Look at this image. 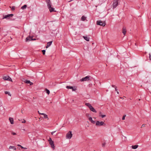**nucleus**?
Instances as JSON below:
<instances>
[{"instance_id": "obj_45", "label": "nucleus", "mask_w": 151, "mask_h": 151, "mask_svg": "<svg viewBox=\"0 0 151 151\" xmlns=\"http://www.w3.org/2000/svg\"><path fill=\"white\" fill-rule=\"evenodd\" d=\"M41 118H39V121H41Z\"/></svg>"}, {"instance_id": "obj_14", "label": "nucleus", "mask_w": 151, "mask_h": 151, "mask_svg": "<svg viewBox=\"0 0 151 151\" xmlns=\"http://www.w3.org/2000/svg\"><path fill=\"white\" fill-rule=\"evenodd\" d=\"M24 83H26L30 84V85H32L33 84V83L29 81L26 80V81H24Z\"/></svg>"}, {"instance_id": "obj_22", "label": "nucleus", "mask_w": 151, "mask_h": 151, "mask_svg": "<svg viewBox=\"0 0 151 151\" xmlns=\"http://www.w3.org/2000/svg\"><path fill=\"white\" fill-rule=\"evenodd\" d=\"M9 149H13L14 150H16V147L14 146H10L9 147Z\"/></svg>"}, {"instance_id": "obj_31", "label": "nucleus", "mask_w": 151, "mask_h": 151, "mask_svg": "<svg viewBox=\"0 0 151 151\" xmlns=\"http://www.w3.org/2000/svg\"><path fill=\"white\" fill-rule=\"evenodd\" d=\"M100 116H101L102 118H104L106 116L105 115H99Z\"/></svg>"}, {"instance_id": "obj_18", "label": "nucleus", "mask_w": 151, "mask_h": 151, "mask_svg": "<svg viewBox=\"0 0 151 151\" xmlns=\"http://www.w3.org/2000/svg\"><path fill=\"white\" fill-rule=\"evenodd\" d=\"M48 8L49 9L50 11V12H54V11L55 12V11H54V8L53 7H51V6H50V8Z\"/></svg>"}, {"instance_id": "obj_26", "label": "nucleus", "mask_w": 151, "mask_h": 151, "mask_svg": "<svg viewBox=\"0 0 151 151\" xmlns=\"http://www.w3.org/2000/svg\"><path fill=\"white\" fill-rule=\"evenodd\" d=\"M47 139H48V142H53L52 140L49 137H47Z\"/></svg>"}, {"instance_id": "obj_40", "label": "nucleus", "mask_w": 151, "mask_h": 151, "mask_svg": "<svg viewBox=\"0 0 151 151\" xmlns=\"http://www.w3.org/2000/svg\"><path fill=\"white\" fill-rule=\"evenodd\" d=\"M25 122H26V121L24 119L23 121L22 122V123H25Z\"/></svg>"}, {"instance_id": "obj_48", "label": "nucleus", "mask_w": 151, "mask_h": 151, "mask_svg": "<svg viewBox=\"0 0 151 151\" xmlns=\"http://www.w3.org/2000/svg\"><path fill=\"white\" fill-rule=\"evenodd\" d=\"M116 92H117V94H119V92L118 91H116Z\"/></svg>"}, {"instance_id": "obj_36", "label": "nucleus", "mask_w": 151, "mask_h": 151, "mask_svg": "<svg viewBox=\"0 0 151 151\" xmlns=\"http://www.w3.org/2000/svg\"><path fill=\"white\" fill-rule=\"evenodd\" d=\"M149 59L150 60H151V55L150 54H149Z\"/></svg>"}, {"instance_id": "obj_21", "label": "nucleus", "mask_w": 151, "mask_h": 151, "mask_svg": "<svg viewBox=\"0 0 151 151\" xmlns=\"http://www.w3.org/2000/svg\"><path fill=\"white\" fill-rule=\"evenodd\" d=\"M138 146V145H132V149H135L137 148Z\"/></svg>"}, {"instance_id": "obj_17", "label": "nucleus", "mask_w": 151, "mask_h": 151, "mask_svg": "<svg viewBox=\"0 0 151 151\" xmlns=\"http://www.w3.org/2000/svg\"><path fill=\"white\" fill-rule=\"evenodd\" d=\"M9 120L11 124H14V120L13 118L9 117Z\"/></svg>"}, {"instance_id": "obj_5", "label": "nucleus", "mask_w": 151, "mask_h": 151, "mask_svg": "<svg viewBox=\"0 0 151 151\" xmlns=\"http://www.w3.org/2000/svg\"><path fill=\"white\" fill-rule=\"evenodd\" d=\"M73 134L71 131H69L66 134V137L67 139H70L72 136Z\"/></svg>"}, {"instance_id": "obj_46", "label": "nucleus", "mask_w": 151, "mask_h": 151, "mask_svg": "<svg viewBox=\"0 0 151 151\" xmlns=\"http://www.w3.org/2000/svg\"><path fill=\"white\" fill-rule=\"evenodd\" d=\"M101 112H99V115H101Z\"/></svg>"}, {"instance_id": "obj_41", "label": "nucleus", "mask_w": 151, "mask_h": 151, "mask_svg": "<svg viewBox=\"0 0 151 151\" xmlns=\"http://www.w3.org/2000/svg\"><path fill=\"white\" fill-rule=\"evenodd\" d=\"M55 132H56V131H53V132H51L52 134V135Z\"/></svg>"}, {"instance_id": "obj_47", "label": "nucleus", "mask_w": 151, "mask_h": 151, "mask_svg": "<svg viewBox=\"0 0 151 151\" xmlns=\"http://www.w3.org/2000/svg\"><path fill=\"white\" fill-rule=\"evenodd\" d=\"M36 40L35 39H33L32 38V40Z\"/></svg>"}, {"instance_id": "obj_33", "label": "nucleus", "mask_w": 151, "mask_h": 151, "mask_svg": "<svg viewBox=\"0 0 151 151\" xmlns=\"http://www.w3.org/2000/svg\"><path fill=\"white\" fill-rule=\"evenodd\" d=\"M42 53H43V54L44 55H45V50H42Z\"/></svg>"}, {"instance_id": "obj_28", "label": "nucleus", "mask_w": 151, "mask_h": 151, "mask_svg": "<svg viewBox=\"0 0 151 151\" xmlns=\"http://www.w3.org/2000/svg\"><path fill=\"white\" fill-rule=\"evenodd\" d=\"M46 93L48 94H49L50 93V92L49 90H48V89H46Z\"/></svg>"}, {"instance_id": "obj_23", "label": "nucleus", "mask_w": 151, "mask_h": 151, "mask_svg": "<svg viewBox=\"0 0 151 151\" xmlns=\"http://www.w3.org/2000/svg\"><path fill=\"white\" fill-rule=\"evenodd\" d=\"M86 17L84 16H83L81 18V20L82 21H84L86 20Z\"/></svg>"}, {"instance_id": "obj_24", "label": "nucleus", "mask_w": 151, "mask_h": 151, "mask_svg": "<svg viewBox=\"0 0 151 151\" xmlns=\"http://www.w3.org/2000/svg\"><path fill=\"white\" fill-rule=\"evenodd\" d=\"M27 7V5L26 4L25 5H24V6H22L21 8L22 9H25Z\"/></svg>"}, {"instance_id": "obj_7", "label": "nucleus", "mask_w": 151, "mask_h": 151, "mask_svg": "<svg viewBox=\"0 0 151 151\" xmlns=\"http://www.w3.org/2000/svg\"><path fill=\"white\" fill-rule=\"evenodd\" d=\"M96 24L97 25H99L102 26H104L105 25V23L101 20L97 21Z\"/></svg>"}, {"instance_id": "obj_10", "label": "nucleus", "mask_w": 151, "mask_h": 151, "mask_svg": "<svg viewBox=\"0 0 151 151\" xmlns=\"http://www.w3.org/2000/svg\"><path fill=\"white\" fill-rule=\"evenodd\" d=\"M32 40V37H31L30 36H29V37H27L25 40L26 42H29L31 40Z\"/></svg>"}, {"instance_id": "obj_15", "label": "nucleus", "mask_w": 151, "mask_h": 151, "mask_svg": "<svg viewBox=\"0 0 151 151\" xmlns=\"http://www.w3.org/2000/svg\"><path fill=\"white\" fill-rule=\"evenodd\" d=\"M42 115L44 116L43 117V118L47 119L48 120L49 119V118L47 117V116L46 114L42 113Z\"/></svg>"}, {"instance_id": "obj_43", "label": "nucleus", "mask_w": 151, "mask_h": 151, "mask_svg": "<svg viewBox=\"0 0 151 151\" xmlns=\"http://www.w3.org/2000/svg\"><path fill=\"white\" fill-rule=\"evenodd\" d=\"M38 113L39 114H41V115H42V113H40V112H39V111H38Z\"/></svg>"}, {"instance_id": "obj_30", "label": "nucleus", "mask_w": 151, "mask_h": 151, "mask_svg": "<svg viewBox=\"0 0 151 151\" xmlns=\"http://www.w3.org/2000/svg\"><path fill=\"white\" fill-rule=\"evenodd\" d=\"M18 146H20L22 149H27V148L24 147L20 145H18Z\"/></svg>"}, {"instance_id": "obj_34", "label": "nucleus", "mask_w": 151, "mask_h": 151, "mask_svg": "<svg viewBox=\"0 0 151 151\" xmlns=\"http://www.w3.org/2000/svg\"><path fill=\"white\" fill-rule=\"evenodd\" d=\"M145 127V124H143L142 125L141 128H142V127Z\"/></svg>"}, {"instance_id": "obj_42", "label": "nucleus", "mask_w": 151, "mask_h": 151, "mask_svg": "<svg viewBox=\"0 0 151 151\" xmlns=\"http://www.w3.org/2000/svg\"><path fill=\"white\" fill-rule=\"evenodd\" d=\"M115 91H117V87H115Z\"/></svg>"}, {"instance_id": "obj_25", "label": "nucleus", "mask_w": 151, "mask_h": 151, "mask_svg": "<svg viewBox=\"0 0 151 151\" xmlns=\"http://www.w3.org/2000/svg\"><path fill=\"white\" fill-rule=\"evenodd\" d=\"M6 94H8V95H9L10 96H11V94H10V93L8 91H5L4 92Z\"/></svg>"}, {"instance_id": "obj_29", "label": "nucleus", "mask_w": 151, "mask_h": 151, "mask_svg": "<svg viewBox=\"0 0 151 151\" xmlns=\"http://www.w3.org/2000/svg\"><path fill=\"white\" fill-rule=\"evenodd\" d=\"M106 144V143L105 142H104L102 143V146L103 147H105Z\"/></svg>"}, {"instance_id": "obj_6", "label": "nucleus", "mask_w": 151, "mask_h": 151, "mask_svg": "<svg viewBox=\"0 0 151 151\" xmlns=\"http://www.w3.org/2000/svg\"><path fill=\"white\" fill-rule=\"evenodd\" d=\"M118 4V1L117 0H114L112 4L113 9L115 8Z\"/></svg>"}, {"instance_id": "obj_8", "label": "nucleus", "mask_w": 151, "mask_h": 151, "mask_svg": "<svg viewBox=\"0 0 151 151\" xmlns=\"http://www.w3.org/2000/svg\"><path fill=\"white\" fill-rule=\"evenodd\" d=\"M5 80H7L11 81H12V80L11 78L8 76H4L3 78Z\"/></svg>"}, {"instance_id": "obj_32", "label": "nucleus", "mask_w": 151, "mask_h": 151, "mask_svg": "<svg viewBox=\"0 0 151 151\" xmlns=\"http://www.w3.org/2000/svg\"><path fill=\"white\" fill-rule=\"evenodd\" d=\"M126 116V115H123L122 118V119L123 120H124L125 119V116Z\"/></svg>"}, {"instance_id": "obj_1", "label": "nucleus", "mask_w": 151, "mask_h": 151, "mask_svg": "<svg viewBox=\"0 0 151 151\" xmlns=\"http://www.w3.org/2000/svg\"><path fill=\"white\" fill-rule=\"evenodd\" d=\"M85 105L88 106L90 110L94 112H96V110L89 103H86Z\"/></svg>"}, {"instance_id": "obj_39", "label": "nucleus", "mask_w": 151, "mask_h": 151, "mask_svg": "<svg viewBox=\"0 0 151 151\" xmlns=\"http://www.w3.org/2000/svg\"><path fill=\"white\" fill-rule=\"evenodd\" d=\"M23 110L24 109H22L21 110V112L22 114L23 113Z\"/></svg>"}, {"instance_id": "obj_19", "label": "nucleus", "mask_w": 151, "mask_h": 151, "mask_svg": "<svg viewBox=\"0 0 151 151\" xmlns=\"http://www.w3.org/2000/svg\"><path fill=\"white\" fill-rule=\"evenodd\" d=\"M89 120L93 124H95V121H93L92 119V118L91 117H90L89 118Z\"/></svg>"}, {"instance_id": "obj_16", "label": "nucleus", "mask_w": 151, "mask_h": 151, "mask_svg": "<svg viewBox=\"0 0 151 151\" xmlns=\"http://www.w3.org/2000/svg\"><path fill=\"white\" fill-rule=\"evenodd\" d=\"M52 41H50L47 43V44L46 48H47L50 46L51 45Z\"/></svg>"}, {"instance_id": "obj_44", "label": "nucleus", "mask_w": 151, "mask_h": 151, "mask_svg": "<svg viewBox=\"0 0 151 151\" xmlns=\"http://www.w3.org/2000/svg\"><path fill=\"white\" fill-rule=\"evenodd\" d=\"M112 86L113 87H116L115 86V85H112Z\"/></svg>"}, {"instance_id": "obj_49", "label": "nucleus", "mask_w": 151, "mask_h": 151, "mask_svg": "<svg viewBox=\"0 0 151 151\" xmlns=\"http://www.w3.org/2000/svg\"><path fill=\"white\" fill-rule=\"evenodd\" d=\"M93 118L94 119H96V118L95 117H93Z\"/></svg>"}, {"instance_id": "obj_11", "label": "nucleus", "mask_w": 151, "mask_h": 151, "mask_svg": "<svg viewBox=\"0 0 151 151\" xmlns=\"http://www.w3.org/2000/svg\"><path fill=\"white\" fill-rule=\"evenodd\" d=\"M66 88L68 89H72L73 91H75L76 90V88H73L72 86H66Z\"/></svg>"}, {"instance_id": "obj_20", "label": "nucleus", "mask_w": 151, "mask_h": 151, "mask_svg": "<svg viewBox=\"0 0 151 151\" xmlns=\"http://www.w3.org/2000/svg\"><path fill=\"white\" fill-rule=\"evenodd\" d=\"M83 37L84 39L87 41H89V38L87 36H83Z\"/></svg>"}, {"instance_id": "obj_37", "label": "nucleus", "mask_w": 151, "mask_h": 151, "mask_svg": "<svg viewBox=\"0 0 151 151\" xmlns=\"http://www.w3.org/2000/svg\"><path fill=\"white\" fill-rule=\"evenodd\" d=\"M2 106V104L1 102H0V107Z\"/></svg>"}, {"instance_id": "obj_12", "label": "nucleus", "mask_w": 151, "mask_h": 151, "mask_svg": "<svg viewBox=\"0 0 151 151\" xmlns=\"http://www.w3.org/2000/svg\"><path fill=\"white\" fill-rule=\"evenodd\" d=\"M49 144L50 145L51 147L52 148L53 150H54L55 148V144L54 142H49Z\"/></svg>"}, {"instance_id": "obj_2", "label": "nucleus", "mask_w": 151, "mask_h": 151, "mask_svg": "<svg viewBox=\"0 0 151 151\" xmlns=\"http://www.w3.org/2000/svg\"><path fill=\"white\" fill-rule=\"evenodd\" d=\"M92 78L90 76H86L85 77L83 78L80 80L81 81H91Z\"/></svg>"}, {"instance_id": "obj_38", "label": "nucleus", "mask_w": 151, "mask_h": 151, "mask_svg": "<svg viewBox=\"0 0 151 151\" xmlns=\"http://www.w3.org/2000/svg\"><path fill=\"white\" fill-rule=\"evenodd\" d=\"M12 134L13 135H16V133L15 132H12Z\"/></svg>"}, {"instance_id": "obj_35", "label": "nucleus", "mask_w": 151, "mask_h": 151, "mask_svg": "<svg viewBox=\"0 0 151 151\" xmlns=\"http://www.w3.org/2000/svg\"><path fill=\"white\" fill-rule=\"evenodd\" d=\"M22 81L23 82H24V81H26L24 78H23L22 79Z\"/></svg>"}, {"instance_id": "obj_4", "label": "nucleus", "mask_w": 151, "mask_h": 151, "mask_svg": "<svg viewBox=\"0 0 151 151\" xmlns=\"http://www.w3.org/2000/svg\"><path fill=\"white\" fill-rule=\"evenodd\" d=\"M13 14H9L6 15H3L2 19H8L12 17L13 16Z\"/></svg>"}, {"instance_id": "obj_27", "label": "nucleus", "mask_w": 151, "mask_h": 151, "mask_svg": "<svg viewBox=\"0 0 151 151\" xmlns=\"http://www.w3.org/2000/svg\"><path fill=\"white\" fill-rule=\"evenodd\" d=\"M10 8H11V6L9 7ZM15 6H13L11 7V9L12 11H14L15 9Z\"/></svg>"}, {"instance_id": "obj_13", "label": "nucleus", "mask_w": 151, "mask_h": 151, "mask_svg": "<svg viewBox=\"0 0 151 151\" xmlns=\"http://www.w3.org/2000/svg\"><path fill=\"white\" fill-rule=\"evenodd\" d=\"M127 30L125 27H123L122 29V33L124 34V35H125L126 33Z\"/></svg>"}, {"instance_id": "obj_3", "label": "nucleus", "mask_w": 151, "mask_h": 151, "mask_svg": "<svg viewBox=\"0 0 151 151\" xmlns=\"http://www.w3.org/2000/svg\"><path fill=\"white\" fill-rule=\"evenodd\" d=\"M96 125L97 126H105L106 124L104 122H100L99 121H97L96 122Z\"/></svg>"}, {"instance_id": "obj_9", "label": "nucleus", "mask_w": 151, "mask_h": 151, "mask_svg": "<svg viewBox=\"0 0 151 151\" xmlns=\"http://www.w3.org/2000/svg\"><path fill=\"white\" fill-rule=\"evenodd\" d=\"M46 2L47 3L48 8H50V6H52V3L50 0H46Z\"/></svg>"}, {"instance_id": "obj_50", "label": "nucleus", "mask_w": 151, "mask_h": 151, "mask_svg": "<svg viewBox=\"0 0 151 151\" xmlns=\"http://www.w3.org/2000/svg\"><path fill=\"white\" fill-rule=\"evenodd\" d=\"M121 99H122L123 98L122 97H121L120 98Z\"/></svg>"}]
</instances>
